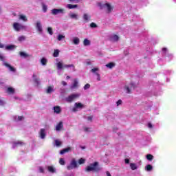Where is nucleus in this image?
Returning <instances> with one entry per match:
<instances>
[{
	"label": "nucleus",
	"mask_w": 176,
	"mask_h": 176,
	"mask_svg": "<svg viewBox=\"0 0 176 176\" xmlns=\"http://www.w3.org/2000/svg\"><path fill=\"white\" fill-rule=\"evenodd\" d=\"M100 170H101V168H100V167L98 166V162H95L92 164H90L89 166H87L85 168L86 173H91V171L94 173H97L100 171Z\"/></svg>",
	"instance_id": "f257e3e1"
},
{
	"label": "nucleus",
	"mask_w": 176,
	"mask_h": 176,
	"mask_svg": "<svg viewBox=\"0 0 176 176\" xmlns=\"http://www.w3.org/2000/svg\"><path fill=\"white\" fill-rule=\"evenodd\" d=\"M56 67H57L58 71H61L63 68H71L73 72H75V71H76V69H75V65H74V64L63 65V63L58 62L56 63Z\"/></svg>",
	"instance_id": "f03ea898"
},
{
	"label": "nucleus",
	"mask_w": 176,
	"mask_h": 176,
	"mask_svg": "<svg viewBox=\"0 0 176 176\" xmlns=\"http://www.w3.org/2000/svg\"><path fill=\"white\" fill-rule=\"evenodd\" d=\"M65 9L64 8H54L51 10V14L53 16H58V14H60L61 16L65 14Z\"/></svg>",
	"instance_id": "7ed1b4c3"
},
{
	"label": "nucleus",
	"mask_w": 176,
	"mask_h": 176,
	"mask_svg": "<svg viewBox=\"0 0 176 176\" xmlns=\"http://www.w3.org/2000/svg\"><path fill=\"white\" fill-rule=\"evenodd\" d=\"M13 28L17 32L20 31H27V26L19 23H14Z\"/></svg>",
	"instance_id": "20e7f679"
},
{
	"label": "nucleus",
	"mask_w": 176,
	"mask_h": 176,
	"mask_svg": "<svg viewBox=\"0 0 176 176\" xmlns=\"http://www.w3.org/2000/svg\"><path fill=\"white\" fill-rule=\"evenodd\" d=\"M0 60L3 62V65L8 68L9 71L11 72H16V69L14 67H12L10 64L5 62V56L0 54Z\"/></svg>",
	"instance_id": "39448f33"
},
{
	"label": "nucleus",
	"mask_w": 176,
	"mask_h": 176,
	"mask_svg": "<svg viewBox=\"0 0 176 176\" xmlns=\"http://www.w3.org/2000/svg\"><path fill=\"white\" fill-rule=\"evenodd\" d=\"M98 6L100 7V9H106V10H107L108 13H111V12H112V10H113V8L112 6H111V5L108 3H106L104 4L98 3Z\"/></svg>",
	"instance_id": "423d86ee"
},
{
	"label": "nucleus",
	"mask_w": 176,
	"mask_h": 176,
	"mask_svg": "<svg viewBox=\"0 0 176 176\" xmlns=\"http://www.w3.org/2000/svg\"><path fill=\"white\" fill-rule=\"evenodd\" d=\"M80 94H72L69 96L65 98L66 102H72L74 100H76L78 97H80Z\"/></svg>",
	"instance_id": "0eeeda50"
},
{
	"label": "nucleus",
	"mask_w": 176,
	"mask_h": 176,
	"mask_svg": "<svg viewBox=\"0 0 176 176\" xmlns=\"http://www.w3.org/2000/svg\"><path fill=\"white\" fill-rule=\"evenodd\" d=\"M78 162L75 159H73L71 161L69 165L67 166V170H74V168H78Z\"/></svg>",
	"instance_id": "6e6552de"
},
{
	"label": "nucleus",
	"mask_w": 176,
	"mask_h": 176,
	"mask_svg": "<svg viewBox=\"0 0 176 176\" xmlns=\"http://www.w3.org/2000/svg\"><path fill=\"white\" fill-rule=\"evenodd\" d=\"M162 53L167 58V61H171V60H173V56L172 54L168 53V50H167V48H162Z\"/></svg>",
	"instance_id": "1a4fd4ad"
},
{
	"label": "nucleus",
	"mask_w": 176,
	"mask_h": 176,
	"mask_svg": "<svg viewBox=\"0 0 176 176\" xmlns=\"http://www.w3.org/2000/svg\"><path fill=\"white\" fill-rule=\"evenodd\" d=\"M135 83L131 82L129 85H126L124 87V90L126 91V93H131V90L135 89Z\"/></svg>",
	"instance_id": "9d476101"
},
{
	"label": "nucleus",
	"mask_w": 176,
	"mask_h": 176,
	"mask_svg": "<svg viewBox=\"0 0 176 176\" xmlns=\"http://www.w3.org/2000/svg\"><path fill=\"white\" fill-rule=\"evenodd\" d=\"M85 105L80 102H76L74 104V108L72 109L73 112H77L78 109H82Z\"/></svg>",
	"instance_id": "9b49d317"
},
{
	"label": "nucleus",
	"mask_w": 176,
	"mask_h": 176,
	"mask_svg": "<svg viewBox=\"0 0 176 176\" xmlns=\"http://www.w3.org/2000/svg\"><path fill=\"white\" fill-rule=\"evenodd\" d=\"M36 30L38 32H40V34H42V32H43V28L42 25V22H41V21H38L36 23Z\"/></svg>",
	"instance_id": "f8f14e48"
},
{
	"label": "nucleus",
	"mask_w": 176,
	"mask_h": 176,
	"mask_svg": "<svg viewBox=\"0 0 176 176\" xmlns=\"http://www.w3.org/2000/svg\"><path fill=\"white\" fill-rule=\"evenodd\" d=\"M82 20L85 23H89L91 20V15L89 13H84L82 15Z\"/></svg>",
	"instance_id": "ddd939ff"
},
{
	"label": "nucleus",
	"mask_w": 176,
	"mask_h": 176,
	"mask_svg": "<svg viewBox=\"0 0 176 176\" xmlns=\"http://www.w3.org/2000/svg\"><path fill=\"white\" fill-rule=\"evenodd\" d=\"M47 170L49 173H51V174H56V173H57V169L54 166H47Z\"/></svg>",
	"instance_id": "4468645a"
},
{
	"label": "nucleus",
	"mask_w": 176,
	"mask_h": 176,
	"mask_svg": "<svg viewBox=\"0 0 176 176\" xmlns=\"http://www.w3.org/2000/svg\"><path fill=\"white\" fill-rule=\"evenodd\" d=\"M97 71H98V68H94L91 70V72H93V74H96V76H97V80L98 82H100V80H101V76L100 75V74H98L97 72Z\"/></svg>",
	"instance_id": "2eb2a0df"
},
{
	"label": "nucleus",
	"mask_w": 176,
	"mask_h": 176,
	"mask_svg": "<svg viewBox=\"0 0 176 176\" xmlns=\"http://www.w3.org/2000/svg\"><path fill=\"white\" fill-rule=\"evenodd\" d=\"M23 145H24V143L23 142H21V141L14 142L12 143V149H16V148H17L18 146H21Z\"/></svg>",
	"instance_id": "dca6fc26"
},
{
	"label": "nucleus",
	"mask_w": 176,
	"mask_h": 176,
	"mask_svg": "<svg viewBox=\"0 0 176 176\" xmlns=\"http://www.w3.org/2000/svg\"><path fill=\"white\" fill-rule=\"evenodd\" d=\"M39 135L41 140H45V138H46V129H41L39 132Z\"/></svg>",
	"instance_id": "f3484780"
},
{
	"label": "nucleus",
	"mask_w": 176,
	"mask_h": 176,
	"mask_svg": "<svg viewBox=\"0 0 176 176\" xmlns=\"http://www.w3.org/2000/svg\"><path fill=\"white\" fill-rule=\"evenodd\" d=\"M32 79L34 83L36 85V86H39L41 85V81L39 80V78H38L36 74H33Z\"/></svg>",
	"instance_id": "a211bd4d"
},
{
	"label": "nucleus",
	"mask_w": 176,
	"mask_h": 176,
	"mask_svg": "<svg viewBox=\"0 0 176 176\" xmlns=\"http://www.w3.org/2000/svg\"><path fill=\"white\" fill-rule=\"evenodd\" d=\"M6 93L8 94L13 95L14 93H16V89L12 87H9L6 89Z\"/></svg>",
	"instance_id": "6ab92c4d"
},
{
	"label": "nucleus",
	"mask_w": 176,
	"mask_h": 176,
	"mask_svg": "<svg viewBox=\"0 0 176 176\" xmlns=\"http://www.w3.org/2000/svg\"><path fill=\"white\" fill-rule=\"evenodd\" d=\"M13 120H14V122H23V120H24V117L23 116H14L13 117Z\"/></svg>",
	"instance_id": "aec40b11"
},
{
	"label": "nucleus",
	"mask_w": 176,
	"mask_h": 176,
	"mask_svg": "<svg viewBox=\"0 0 176 176\" xmlns=\"http://www.w3.org/2000/svg\"><path fill=\"white\" fill-rule=\"evenodd\" d=\"M19 55H20V57H21L22 58H28V57H31V55L24 52H20Z\"/></svg>",
	"instance_id": "412c9836"
},
{
	"label": "nucleus",
	"mask_w": 176,
	"mask_h": 176,
	"mask_svg": "<svg viewBox=\"0 0 176 176\" xmlns=\"http://www.w3.org/2000/svg\"><path fill=\"white\" fill-rule=\"evenodd\" d=\"M78 84H79V81H78V79H74L73 84L70 87V89H76V87H78Z\"/></svg>",
	"instance_id": "4be33fe9"
},
{
	"label": "nucleus",
	"mask_w": 176,
	"mask_h": 176,
	"mask_svg": "<svg viewBox=\"0 0 176 176\" xmlns=\"http://www.w3.org/2000/svg\"><path fill=\"white\" fill-rule=\"evenodd\" d=\"M54 112L56 113V115L61 113V107H60V106L54 107Z\"/></svg>",
	"instance_id": "5701e85b"
},
{
	"label": "nucleus",
	"mask_w": 176,
	"mask_h": 176,
	"mask_svg": "<svg viewBox=\"0 0 176 176\" xmlns=\"http://www.w3.org/2000/svg\"><path fill=\"white\" fill-rule=\"evenodd\" d=\"M69 17H70L71 19H72L74 20H78V14L70 12L69 14Z\"/></svg>",
	"instance_id": "b1692460"
},
{
	"label": "nucleus",
	"mask_w": 176,
	"mask_h": 176,
	"mask_svg": "<svg viewBox=\"0 0 176 176\" xmlns=\"http://www.w3.org/2000/svg\"><path fill=\"white\" fill-rule=\"evenodd\" d=\"M110 39L112 42H118L119 41V36L116 34H113L111 36Z\"/></svg>",
	"instance_id": "393cba45"
},
{
	"label": "nucleus",
	"mask_w": 176,
	"mask_h": 176,
	"mask_svg": "<svg viewBox=\"0 0 176 176\" xmlns=\"http://www.w3.org/2000/svg\"><path fill=\"white\" fill-rule=\"evenodd\" d=\"M129 166H130L131 170H138V165L135 163H130Z\"/></svg>",
	"instance_id": "a878e982"
},
{
	"label": "nucleus",
	"mask_w": 176,
	"mask_h": 176,
	"mask_svg": "<svg viewBox=\"0 0 176 176\" xmlns=\"http://www.w3.org/2000/svg\"><path fill=\"white\" fill-rule=\"evenodd\" d=\"M72 149V148L71 147L65 148L63 149L62 151H60V155H64V153H67L71 151Z\"/></svg>",
	"instance_id": "bb28decb"
},
{
	"label": "nucleus",
	"mask_w": 176,
	"mask_h": 176,
	"mask_svg": "<svg viewBox=\"0 0 176 176\" xmlns=\"http://www.w3.org/2000/svg\"><path fill=\"white\" fill-rule=\"evenodd\" d=\"M54 86H50L47 87L46 93L47 94H51V93H54Z\"/></svg>",
	"instance_id": "cd10ccee"
},
{
	"label": "nucleus",
	"mask_w": 176,
	"mask_h": 176,
	"mask_svg": "<svg viewBox=\"0 0 176 176\" xmlns=\"http://www.w3.org/2000/svg\"><path fill=\"white\" fill-rule=\"evenodd\" d=\"M63 127H64V125L63 124V122H60L56 126V131H60V130H61V129H63Z\"/></svg>",
	"instance_id": "c85d7f7f"
},
{
	"label": "nucleus",
	"mask_w": 176,
	"mask_h": 176,
	"mask_svg": "<svg viewBox=\"0 0 176 176\" xmlns=\"http://www.w3.org/2000/svg\"><path fill=\"white\" fill-rule=\"evenodd\" d=\"M17 47L14 45H8L6 47V50H14Z\"/></svg>",
	"instance_id": "c756f323"
},
{
	"label": "nucleus",
	"mask_w": 176,
	"mask_h": 176,
	"mask_svg": "<svg viewBox=\"0 0 176 176\" xmlns=\"http://www.w3.org/2000/svg\"><path fill=\"white\" fill-rule=\"evenodd\" d=\"M41 65H43V67L46 66L47 64V59L45 57L42 58L41 59Z\"/></svg>",
	"instance_id": "7c9ffc66"
},
{
	"label": "nucleus",
	"mask_w": 176,
	"mask_h": 176,
	"mask_svg": "<svg viewBox=\"0 0 176 176\" xmlns=\"http://www.w3.org/2000/svg\"><path fill=\"white\" fill-rule=\"evenodd\" d=\"M56 39L59 42H61V41H64V39H65V36L63 34H58V36H56Z\"/></svg>",
	"instance_id": "2f4dec72"
},
{
	"label": "nucleus",
	"mask_w": 176,
	"mask_h": 176,
	"mask_svg": "<svg viewBox=\"0 0 176 176\" xmlns=\"http://www.w3.org/2000/svg\"><path fill=\"white\" fill-rule=\"evenodd\" d=\"M66 8H67V9H76V8H78V5L75 4H67L66 6Z\"/></svg>",
	"instance_id": "473e14b6"
},
{
	"label": "nucleus",
	"mask_w": 176,
	"mask_h": 176,
	"mask_svg": "<svg viewBox=\"0 0 176 176\" xmlns=\"http://www.w3.org/2000/svg\"><path fill=\"white\" fill-rule=\"evenodd\" d=\"M146 171L151 172L152 170H153V166L151 164H148L145 166Z\"/></svg>",
	"instance_id": "72a5a7b5"
},
{
	"label": "nucleus",
	"mask_w": 176,
	"mask_h": 176,
	"mask_svg": "<svg viewBox=\"0 0 176 176\" xmlns=\"http://www.w3.org/2000/svg\"><path fill=\"white\" fill-rule=\"evenodd\" d=\"M91 43L90 40H89L87 38L84 39V41H83L84 46H90Z\"/></svg>",
	"instance_id": "f704fd0d"
},
{
	"label": "nucleus",
	"mask_w": 176,
	"mask_h": 176,
	"mask_svg": "<svg viewBox=\"0 0 176 176\" xmlns=\"http://www.w3.org/2000/svg\"><path fill=\"white\" fill-rule=\"evenodd\" d=\"M80 40L79 39V38H78V37H74V38H73V43H74V45H78V44L80 43Z\"/></svg>",
	"instance_id": "c9c22d12"
},
{
	"label": "nucleus",
	"mask_w": 176,
	"mask_h": 176,
	"mask_svg": "<svg viewBox=\"0 0 176 176\" xmlns=\"http://www.w3.org/2000/svg\"><path fill=\"white\" fill-rule=\"evenodd\" d=\"M153 155L152 154H147L146 155V158L147 159V160H148L149 162H152L153 160Z\"/></svg>",
	"instance_id": "e433bc0d"
},
{
	"label": "nucleus",
	"mask_w": 176,
	"mask_h": 176,
	"mask_svg": "<svg viewBox=\"0 0 176 176\" xmlns=\"http://www.w3.org/2000/svg\"><path fill=\"white\" fill-rule=\"evenodd\" d=\"M19 19L22 20L23 21H28V19H27V16L25 15H23V14L19 15Z\"/></svg>",
	"instance_id": "4c0bfd02"
},
{
	"label": "nucleus",
	"mask_w": 176,
	"mask_h": 176,
	"mask_svg": "<svg viewBox=\"0 0 176 176\" xmlns=\"http://www.w3.org/2000/svg\"><path fill=\"white\" fill-rule=\"evenodd\" d=\"M60 54V50H54V53H53V56L54 57H57Z\"/></svg>",
	"instance_id": "58836bf2"
},
{
	"label": "nucleus",
	"mask_w": 176,
	"mask_h": 176,
	"mask_svg": "<svg viewBox=\"0 0 176 176\" xmlns=\"http://www.w3.org/2000/svg\"><path fill=\"white\" fill-rule=\"evenodd\" d=\"M19 42H24L25 41V36H20L18 37Z\"/></svg>",
	"instance_id": "ea45409f"
},
{
	"label": "nucleus",
	"mask_w": 176,
	"mask_h": 176,
	"mask_svg": "<svg viewBox=\"0 0 176 176\" xmlns=\"http://www.w3.org/2000/svg\"><path fill=\"white\" fill-rule=\"evenodd\" d=\"M106 67L107 68H113V67H115V63H110L106 65Z\"/></svg>",
	"instance_id": "a19ab883"
},
{
	"label": "nucleus",
	"mask_w": 176,
	"mask_h": 176,
	"mask_svg": "<svg viewBox=\"0 0 176 176\" xmlns=\"http://www.w3.org/2000/svg\"><path fill=\"white\" fill-rule=\"evenodd\" d=\"M59 164L61 166H64L65 164V161L64 160V158H60L59 160Z\"/></svg>",
	"instance_id": "79ce46f5"
},
{
	"label": "nucleus",
	"mask_w": 176,
	"mask_h": 176,
	"mask_svg": "<svg viewBox=\"0 0 176 176\" xmlns=\"http://www.w3.org/2000/svg\"><path fill=\"white\" fill-rule=\"evenodd\" d=\"M47 32L50 35H53V29L51 27L47 28Z\"/></svg>",
	"instance_id": "37998d69"
},
{
	"label": "nucleus",
	"mask_w": 176,
	"mask_h": 176,
	"mask_svg": "<svg viewBox=\"0 0 176 176\" xmlns=\"http://www.w3.org/2000/svg\"><path fill=\"white\" fill-rule=\"evenodd\" d=\"M85 162H86V160L83 158H80L79 160H78V164H85Z\"/></svg>",
	"instance_id": "c03bdc74"
},
{
	"label": "nucleus",
	"mask_w": 176,
	"mask_h": 176,
	"mask_svg": "<svg viewBox=\"0 0 176 176\" xmlns=\"http://www.w3.org/2000/svg\"><path fill=\"white\" fill-rule=\"evenodd\" d=\"M55 145L56 146H60L61 145V142L59 141L58 140H55Z\"/></svg>",
	"instance_id": "a18cd8bd"
},
{
	"label": "nucleus",
	"mask_w": 176,
	"mask_h": 176,
	"mask_svg": "<svg viewBox=\"0 0 176 176\" xmlns=\"http://www.w3.org/2000/svg\"><path fill=\"white\" fill-rule=\"evenodd\" d=\"M90 27H91V28H97V24H96V23H94V22H92L90 24Z\"/></svg>",
	"instance_id": "49530a36"
},
{
	"label": "nucleus",
	"mask_w": 176,
	"mask_h": 176,
	"mask_svg": "<svg viewBox=\"0 0 176 176\" xmlns=\"http://www.w3.org/2000/svg\"><path fill=\"white\" fill-rule=\"evenodd\" d=\"M84 90H87L88 89H90V84H86L84 87Z\"/></svg>",
	"instance_id": "de8ad7c7"
},
{
	"label": "nucleus",
	"mask_w": 176,
	"mask_h": 176,
	"mask_svg": "<svg viewBox=\"0 0 176 176\" xmlns=\"http://www.w3.org/2000/svg\"><path fill=\"white\" fill-rule=\"evenodd\" d=\"M38 170H39V173H45V169L42 166H40L38 168Z\"/></svg>",
	"instance_id": "09e8293b"
},
{
	"label": "nucleus",
	"mask_w": 176,
	"mask_h": 176,
	"mask_svg": "<svg viewBox=\"0 0 176 176\" xmlns=\"http://www.w3.org/2000/svg\"><path fill=\"white\" fill-rule=\"evenodd\" d=\"M71 3H79V0H69Z\"/></svg>",
	"instance_id": "8fccbe9b"
},
{
	"label": "nucleus",
	"mask_w": 176,
	"mask_h": 176,
	"mask_svg": "<svg viewBox=\"0 0 176 176\" xmlns=\"http://www.w3.org/2000/svg\"><path fill=\"white\" fill-rule=\"evenodd\" d=\"M43 10L45 12H46L47 10V6H46L45 4L43 5Z\"/></svg>",
	"instance_id": "3c124183"
},
{
	"label": "nucleus",
	"mask_w": 176,
	"mask_h": 176,
	"mask_svg": "<svg viewBox=\"0 0 176 176\" xmlns=\"http://www.w3.org/2000/svg\"><path fill=\"white\" fill-rule=\"evenodd\" d=\"M125 164H130V160L129 158H126L124 160Z\"/></svg>",
	"instance_id": "603ef678"
},
{
	"label": "nucleus",
	"mask_w": 176,
	"mask_h": 176,
	"mask_svg": "<svg viewBox=\"0 0 176 176\" xmlns=\"http://www.w3.org/2000/svg\"><path fill=\"white\" fill-rule=\"evenodd\" d=\"M116 105H117V107H119V105H122V100H119L118 101H117Z\"/></svg>",
	"instance_id": "864d4df0"
},
{
	"label": "nucleus",
	"mask_w": 176,
	"mask_h": 176,
	"mask_svg": "<svg viewBox=\"0 0 176 176\" xmlns=\"http://www.w3.org/2000/svg\"><path fill=\"white\" fill-rule=\"evenodd\" d=\"M87 120L89 122H91V120H93V116H88L87 117Z\"/></svg>",
	"instance_id": "5fc2aeb1"
},
{
	"label": "nucleus",
	"mask_w": 176,
	"mask_h": 176,
	"mask_svg": "<svg viewBox=\"0 0 176 176\" xmlns=\"http://www.w3.org/2000/svg\"><path fill=\"white\" fill-rule=\"evenodd\" d=\"M0 105H5V101L3 100L0 99Z\"/></svg>",
	"instance_id": "6e6d98bb"
},
{
	"label": "nucleus",
	"mask_w": 176,
	"mask_h": 176,
	"mask_svg": "<svg viewBox=\"0 0 176 176\" xmlns=\"http://www.w3.org/2000/svg\"><path fill=\"white\" fill-rule=\"evenodd\" d=\"M148 129H152L153 127V125H152V124L151 122H149L148 124Z\"/></svg>",
	"instance_id": "4d7b16f0"
},
{
	"label": "nucleus",
	"mask_w": 176,
	"mask_h": 176,
	"mask_svg": "<svg viewBox=\"0 0 176 176\" xmlns=\"http://www.w3.org/2000/svg\"><path fill=\"white\" fill-rule=\"evenodd\" d=\"M62 85H63V86H67V82H65V81H62Z\"/></svg>",
	"instance_id": "13d9d810"
},
{
	"label": "nucleus",
	"mask_w": 176,
	"mask_h": 176,
	"mask_svg": "<svg viewBox=\"0 0 176 176\" xmlns=\"http://www.w3.org/2000/svg\"><path fill=\"white\" fill-rule=\"evenodd\" d=\"M3 47H4L3 44L0 43V49H3Z\"/></svg>",
	"instance_id": "bf43d9fd"
},
{
	"label": "nucleus",
	"mask_w": 176,
	"mask_h": 176,
	"mask_svg": "<svg viewBox=\"0 0 176 176\" xmlns=\"http://www.w3.org/2000/svg\"><path fill=\"white\" fill-rule=\"evenodd\" d=\"M107 176H112L111 175V173L109 171L106 172Z\"/></svg>",
	"instance_id": "052dcab7"
},
{
	"label": "nucleus",
	"mask_w": 176,
	"mask_h": 176,
	"mask_svg": "<svg viewBox=\"0 0 176 176\" xmlns=\"http://www.w3.org/2000/svg\"><path fill=\"white\" fill-rule=\"evenodd\" d=\"M80 148L81 149H86V146H80Z\"/></svg>",
	"instance_id": "680f3d73"
},
{
	"label": "nucleus",
	"mask_w": 176,
	"mask_h": 176,
	"mask_svg": "<svg viewBox=\"0 0 176 176\" xmlns=\"http://www.w3.org/2000/svg\"><path fill=\"white\" fill-rule=\"evenodd\" d=\"M87 65H91V62H90L89 60H87Z\"/></svg>",
	"instance_id": "e2e57ef3"
},
{
	"label": "nucleus",
	"mask_w": 176,
	"mask_h": 176,
	"mask_svg": "<svg viewBox=\"0 0 176 176\" xmlns=\"http://www.w3.org/2000/svg\"><path fill=\"white\" fill-rule=\"evenodd\" d=\"M2 14V7L0 6V16Z\"/></svg>",
	"instance_id": "0e129e2a"
},
{
	"label": "nucleus",
	"mask_w": 176,
	"mask_h": 176,
	"mask_svg": "<svg viewBox=\"0 0 176 176\" xmlns=\"http://www.w3.org/2000/svg\"><path fill=\"white\" fill-rule=\"evenodd\" d=\"M85 131H89V128H85Z\"/></svg>",
	"instance_id": "69168bd1"
},
{
	"label": "nucleus",
	"mask_w": 176,
	"mask_h": 176,
	"mask_svg": "<svg viewBox=\"0 0 176 176\" xmlns=\"http://www.w3.org/2000/svg\"><path fill=\"white\" fill-rule=\"evenodd\" d=\"M141 164H142V162L140 161V162H139V166H141Z\"/></svg>",
	"instance_id": "338daca9"
},
{
	"label": "nucleus",
	"mask_w": 176,
	"mask_h": 176,
	"mask_svg": "<svg viewBox=\"0 0 176 176\" xmlns=\"http://www.w3.org/2000/svg\"><path fill=\"white\" fill-rule=\"evenodd\" d=\"M69 78H70L69 76H67L66 77L67 79H69Z\"/></svg>",
	"instance_id": "774afa93"
}]
</instances>
